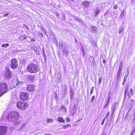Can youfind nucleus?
Listing matches in <instances>:
<instances>
[{"label":"nucleus","mask_w":135,"mask_h":135,"mask_svg":"<svg viewBox=\"0 0 135 135\" xmlns=\"http://www.w3.org/2000/svg\"><path fill=\"white\" fill-rule=\"evenodd\" d=\"M95 99V96H93L91 98V102H93L94 101V99Z\"/></svg>","instance_id":"32"},{"label":"nucleus","mask_w":135,"mask_h":135,"mask_svg":"<svg viewBox=\"0 0 135 135\" xmlns=\"http://www.w3.org/2000/svg\"><path fill=\"white\" fill-rule=\"evenodd\" d=\"M100 11H99V9H98V8H97V9L95 10V12L96 13V16L97 15L99 12H100Z\"/></svg>","instance_id":"29"},{"label":"nucleus","mask_w":135,"mask_h":135,"mask_svg":"<svg viewBox=\"0 0 135 135\" xmlns=\"http://www.w3.org/2000/svg\"><path fill=\"white\" fill-rule=\"evenodd\" d=\"M27 90L30 92H33L34 89V86L31 84L28 85L27 86Z\"/></svg>","instance_id":"10"},{"label":"nucleus","mask_w":135,"mask_h":135,"mask_svg":"<svg viewBox=\"0 0 135 135\" xmlns=\"http://www.w3.org/2000/svg\"><path fill=\"white\" fill-rule=\"evenodd\" d=\"M121 75V73H117V76H116V80L117 81H118L120 79V76Z\"/></svg>","instance_id":"19"},{"label":"nucleus","mask_w":135,"mask_h":135,"mask_svg":"<svg viewBox=\"0 0 135 135\" xmlns=\"http://www.w3.org/2000/svg\"><path fill=\"white\" fill-rule=\"evenodd\" d=\"M66 120H67V121H68V122L70 120L69 119V118L68 117H67L66 118Z\"/></svg>","instance_id":"60"},{"label":"nucleus","mask_w":135,"mask_h":135,"mask_svg":"<svg viewBox=\"0 0 135 135\" xmlns=\"http://www.w3.org/2000/svg\"><path fill=\"white\" fill-rule=\"evenodd\" d=\"M73 18L75 20H76L81 24L83 25L84 24V22L79 17L75 16H73Z\"/></svg>","instance_id":"11"},{"label":"nucleus","mask_w":135,"mask_h":135,"mask_svg":"<svg viewBox=\"0 0 135 135\" xmlns=\"http://www.w3.org/2000/svg\"><path fill=\"white\" fill-rule=\"evenodd\" d=\"M9 14V13H6L5 14H4L3 15V17L6 16H7Z\"/></svg>","instance_id":"50"},{"label":"nucleus","mask_w":135,"mask_h":135,"mask_svg":"<svg viewBox=\"0 0 135 135\" xmlns=\"http://www.w3.org/2000/svg\"><path fill=\"white\" fill-rule=\"evenodd\" d=\"M27 78L28 80L30 81H32L35 79V76L33 75H28Z\"/></svg>","instance_id":"13"},{"label":"nucleus","mask_w":135,"mask_h":135,"mask_svg":"<svg viewBox=\"0 0 135 135\" xmlns=\"http://www.w3.org/2000/svg\"><path fill=\"white\" fill-rule=\"evenodd\" d=\"M69 49H67L62 51V54L64 56H65L66 57L68 54Z\"/></svg>","instance_id":"14"},{"label":"nucleus","mask_w":135,"mask_h":135,"mask_svg":"<svg viewBox=\"0 0 135 135\" xmlns=\"http://www.w3.org/2000/svg\"><path fill=\"white\" fill-rule=\"evenodd\" d=\"M57 120L60 122L64 123L65 122V120H63V118L61 117H59L57 118Z\"/></svg>","instance_id":"17"},{"label":"nucleus","mask_w":135,"mask_h":135,"mask_svg":"<svg viewBox=\"0 0 135 135\" xmlns=\"http://www.w3.org/2000/svg\"><path fill=\"white\" fill-rule=\"evenodd\" d=\"M118 8V6L117 5V4L115 5L114 6L113 8L114 9H117Z\"/></svg>","instance_id":"49"},{"label":"nucleus","mask_w":135,"mask_h":135,"mask_svg":"<svg viewBox=\"0 0 135 135\" xmlns=\"http://www.w3.org/2000/svg\"><path fill=\"white\" fill-rule=\"evenodd\" d=\"M76 112V110H73V111L72 112V115H74Z\"/></svg>","instance_id":"42"},{"label":"nucleus","mask_w":135,"mask_h":135,"mask_svg":"<svg viewBox=\"0 0 135 135\" xmlns=\"http://www.w3.org/2000/svg\"><path fill=\"white\" fill-rule=\"evenodd\" d=\"M26 38V36H22L21 37V38L22 40H23Z\"/></svg>","instance_id":"40"},{"label":"nucleus","mask_w":135,"mask_h":135,"mask_svg":"<svg viewBox=\"0 0 135 135\" xmlns=\"http://www.w3.org/2000/svg\"><path fill=\"white\" fill-rule=\"evenodd\" d=\"M101 4L102 5V6H103V7H104V8L107 5V3H104Z\"/></svg>","instance_id":"30"},{"label":"nucleus","mask_w":135,"mask_h":135,"mask_svg":"<svg viewBox=\"0 0 135 135\" xmlns=\"http://www.w3.org/2000/svg\"><path fill=\"white\" fill-rule=\"evenodd\" d=\"M127 94H128V96H129V97H130L131 96V95H130V94L128 93Z\"/></svg>","instance_id":"63"},{"label":"nucleus","mask_w":135,"mask_h":135,"mask_svg":"<svg viewBox=\"0 0 135 135\" xmlns=\"http://www.w3.org/2000/svg\"><path fill=\"white\" fill-rule=\"evenodd\" d=\"M121 69H119L117 73H121Z\"/></svg>","instance_id":"54"},{"label":"nucleus","mask_w":135,"mask_h":135,"mask_svg":"<svg viewBox=\"0 0 135 135\" xmlns=\"http://www.w3.org/2000/svg\"><path fill=\"white\" fill-rule=\"evenodd\" d=\"M115 108H116L115 107L112 106V107L111 108V111L112 113V115H113V113H114V112L115 110Z\"/></svg>","instance_id":"26"},{"label":"nucleus","mask_w":135,"mask_h":135,"mask_svg":"<svg viewBox=\"0 0 135 135\" xmlns=\"http://www.w3.org/2000/svg\"><path fill=\"white\" fill-rule=\"evenodd\" d=\"M56 15L57 16V18H60V15L58 13H56Z\"/></svg>","instance_id":"47"},{"label":"nucleus","mask_w":135,"mask_h":135,"mask_svg":"<svg viewBox=\"0 0 135 135\" xmlns=\"http://www.w3.org/2000/svg\"><path fill=\"white\" fill-rule=\"evenodd\" d=\"M67 49V45L65 46H64V47L63 48H61V49H62V51H63V50H64L65 49Z\"/></svg>","instance_id":"38"},{"label":"nucleus","mask_w":135,"mask_h":135,"mask_svg":"<svg viewBox=\"0 0 135 135\" xmlns=\"http://www.w3.org/2000/svg\"><path fill=\"white\" fill-rule=\"evenodd\" d=\"M31 41L32 42H35L36 40L34 38H32L31 39Z\"/></svg>","instance_id":"44"},{"label":"nucleus","mask_w":135,"mask_h":135,"mask_svg":"<svg viewBox=\"0 0 135 135\" xmlns=\"http://www.w3.org/2000/svg\"><path fill=\"white\" fill-rule=\"evenodd\" d=\"M130 93L132 95V96L133 95V90L132 89H131L130 90Z\"/></svg>","instance_id":"37"},{"label":"nucleus","mask_w":135,"mask_h":135,"mask_svg":"<svg viewBox=\"0 0 135 135\" xmlns=\"http://www.w3.org/2000/svg\"><path fill=\"white\" fill-rule=\"evenodd\" d=\"M103 62L104 64H105L106 62L105 60V59H103Z\"/></svg>","instance_id":"59"},{"label":"nucleus","mask_w":135,"mask_h":135,"mask_svg":"<svg viewBox=\"0 0 135 135\" xmlns=\"http://www.w3.org/2000/svg\"><path fill=\"white\" fill-rule=\"evenodd\" d=\"M127 79H124V81H123V82H124V83H125L126 81V80Z\"/></svg>","instance_id":"62"},{"label":"nucleus","mask_w":135,"mask_h":135,"mask_svg":"<svg viewBox=\"0 0 135 135\" xmlns=\"http://www.w3.org/2000/svg\"><path fill=\"white\" fill-rule=\"evenodd\" d=\"M39 36L41 37H42L43 36V35L42 33H39Z\"/></svg>","instance_id":"56"},{"label":"nucleus","mask_w":135,"mask_h":135,"mask_svg":"<svg viewBox=\"0 0 135 135\" xmlns=\"http://www.w3.org/2000/svg\"><path fill=\"white\" fill-rule=\"evenodd\" d=\"M93 87H92L91 89L90 92V94H91L93 93Z\"/></svg>","instance_id":"48"},{"label":"nucleus","mask_w":135,"mask_h":135,"mask_svg":"<svg viewBox=\"0 0 135 135\" xmlns=\"http://www.w3.org/2000/svg\"><path fill=\"white\" fill-rule=\"evenodd\" d=\"M128 88H126L125 90V93H127V90H128Z\"/></svg>","instance_id":"57"},{"label":"nucleus","mask_w":135,"mask_h":135,"mask_svg":"<svg viewBox=\"0 0 135 135\" xmlns=\"http://www.w3.org/2000/svg\"><path fill=\"white\" fill-rule=\"evenodd\" d=\"M129 74V71L128 69L126 71V72L125 74V76L124 77V79H127V77L128 76Z\"/></svg>","instance_id":"21"},{"label":"nucleus","mask_w":135,"mask_h":135,"mask_svg":"<svg viewBox=\"0 0 135 135\" xmlns=\"http://www.w3.org/2000/svg\"><path fill=\"white\" fill-rule=\"evenodd\" d=\"M9 46V45L8 43L7 44H3L2 45V46L4 47H8Z\"/></svg>","instance_id":"27"},{"label":"nucleus","mask_w":135,"mask_h":135,"mask_svg":"<svg viewBox=\"0 0 135 135\" xmlns=\"http://www.w3.org/2000/svg\"><path fill=\"white\" fill-rule=\"evenodd\" d=\"M53 121V120L51 119H47V121H46V122H52Z\"/></svg>","instance_id":"36"},{"label":"nucleus","mask_w":135,"mask_h":135,"mask_svg":"<svg viewBox=\"0 0 135 135\" xmlns=\"http://www.w3.org/2000/svg\"><path fill=\"white\" fill-rule=\"evenodd\" d=\"M43 56L44 57V61L45 62H46V55L45 54H44V50L43 51Z\"/></svg>","instance_id":"28"},{"label":"nucleus","mask_w":135,"mask_h":135,"mask_svg":"<svg viewBox=\"0 0 135 135\" xmlns=\"http://www.w3.org/2000/svg\"><path fill=\"white\" fill-rule=\"evenodd\" d=\"M25 28L27 29L28 30H29V29L28 27L27 26V25H26L25 26Z\"/></svg>","instance_id":"53"},{"label":"nucleus","mask_w":135,"mask_h":135,"mask_svg":"<svg viewBox=\"0 0 135 135\" xmlns=\"http://www.w3.org/2000/svg\"><path fill=\"white\" fill-rule=\"evenodd\" d=\"M22 83V81H19L16 78H14L12 79L11 81V84L13 85V88H15Z\"/></svg>","instance_id":"7"},{"label":"nucleus","mask_w":135,"mask_h":135,"mask_svg":"<svg viewBox=\"0 0 135 135\" xmlns=\"http://www.w3.org/2000/svg\"><path fill=\"white\" fill-rule=\"evenodd\" d=\"M133 107V105L129 104V108L128 110V113H129V112H130L131 110L132 107Z\"/></svg>","instance_id":"25"},{"label":"nucleus","mask_w":135,"mask_h":135,"mask_svg":"<svg viewBox=\"0 0 135 135\" xmlns=\"http://www.w3.org/2000/svg\"><path fill=\"white\" fill-rule=\"evenodd\" d=\"M117 104V102H115L113 104L112 106L116 107V106Z\"/></svg>","instance_id":"45"},{"label":"nucleus","mask_w":135,"mask_h":135,"mask_svg":"<svg viewBox=\"0 0 135 135\" xmlns=\"http://www.w3.org/2000/svg\"><path fill=\"white\" fill-rule=\"evenodd\" d=\"M70 98L71 99L73 98V95H74V92L73 90H71L70 91Z\"/></svg>","instance_id":"22"},{"label":"nucleus","mask_w":135,"mask_h":135,"mask_svg":"<svg viewBox=\"0 0 135 135\" xmlns=\"http://www.w3.org/2000/svg\"><path fill=\"white\" fill-rule=\"evenodd\" d=\"M122 67V64L120 63V65L119 67V69H121Z\"/></svg>","instance_id":"39"},{"label":"nucleus","mask_w":135,"mask_h":135,"mask_svg":"<svg viewBox=\"0 0 135 135\" xmlns=\"http://www.w3.org/2000/svg\"><path fill=\"white\" fill-rule=\"evenodd\" d=\"M18 63L17 60L15 58L11 60L9 63L10 67L13 69H15L17 68Z\"/></svg>","instance_id":"6"},{"label":"nucleus","mask_w":135,"mask_h":135,"mask_svg":"<svg viewBox=\"0 0 135 135\" xmlns=\"http://www.w3.org/2000/svg\"><path fill=\"white\" fill-rule=\"evenodd\" d=\"M7 128L5 126L0 127V135L4 134L7 132Z\"/></svg>","instance_id":"9"},{"label":"nucleus","mask_w":135,"mask_h":135,"mask_svg":"<svg viewBox=\"0 0 135 135\" xmlns=\"http://www.w3.org/2000/svg\"><path fill=\"white\" fill-rule=\"evenodd\" d=\"M66 44L64 43L63 42L61 41L59 42V47L61 49V48H62L64 47V46H65Z\"/></svg>","instance_id":"15"},{"label":"nucleus","mask_w":135,"mask_h":135,"mask_svg":"<svg viewBox=\"0 0 135 135\" xmlns=\"http://www.w3.org/2000/svg\"><path fill=\"white\" fill-rule=\"evenodd\" d=\"M71 127V125L68 124L66 125H64L63 126V128H64V129H66L67 128H70Z\"/></svg>","instance_id":"20"},{"label":"nucleus","mask_w":135,"mask_h":135,"mask_svg":"<svg viewBox=\"0 0 135 135\" xmlns=\"http://www.w3.org/2000/svg\"><path fill=\"white\" fill-rule=\"evenodd\" d=\"M104 131H103V130L102 131V133L101 134V135H106V133H104Z\"/></svg>","instance_id":"46"},{"label":"nucleus","mask_w":135,"mask_h":135,"mask_svg":"<svg viewBox=\"0 0 135 135\" xmlns=\"http://www.w3.org/2000/svg\"><path fill=\"white\" fill-rule=\"evenodd\" d=\"M20 98L23 101L28 100L29 99V95L26 93H22L20 94Z\"/></svg>","instance_id":"8"},{"label":"nucleus","mask_w":135,"mask_h":135,"mask_svg":"<svg viewBox=\"0 0 135 135\" xmlns=\"http://www.w3.org/2000/svg\"><path fill=\"white\" fill-rule=\"evenodd\" d=\"M61 108L62 109H64L65 110V112H66V109L64 108V105H62V106L61 107Z\"/></svg>","instance_id":"43"},{"label":"nucleus","mask_w":135,"mask_h":135,"mask_svg":"<svg viewBox=\"0 0 135 135\" xmlns=\"http://www.w3.org/2000/svg\"><path fill=\"white\" fill-rule=\"evenodd\" d=\"M97 8H98V9L99 11H101L104 8V7H103V6H102L101 4L99 5Z\"/></svg>","instance_id":"18"},{"label":"nucleus","mask_w":135,"mask_h":135,"mask_svg":"<svg viewBox=\"0 0 135 135\" xmlns=\"http://www.w3.org/2000/svg\"><path fill=\"white\" fill-rule=\"evenodd\" d=\"M133 132H132L130 134V135H133Z\"/></svg>","instance_id":"64"},{"label":"nucleus","mask_w":135,"mask_h":135,"mask_svg":"<svg viewBox=\"0 0 135 135\" xmlns=\"http://www.w3.org/2000/svg\"><path fill=\"white\" fill-rule=\"evenodd\" d=\"M109 112H108L107 114V115H106V116H107V117H109Z\"/></svg>","instance_id":"58"},{"label":"nucleus","mask_w":135,"mask_h":135,"mask_svg":"<svg viewBox=\"0 0 135 135\" xmlns=\"http://www.w3.org/2000/svg\"><path fill=\"white\" fill-rule=\"evenodd\" d=\"M134 102V101L133 99H131L130 101V103L129 104L131 105H133V104Z\"/></svg>","instance_id":"34"},{"label":"nucleus","mask_w":135,"mask_h":135,"mask_svg":"<svg viewBox=\"0 0 135 135\" xmlns=\"http://www.w3.org/2000/svg\"><path fill=\"white\" fill-rule=\"evenodd\" d=\"M11 72L8 68L6 69V71L3 74V77L5 80H9L12 76Z\"/></svg>","instance_id":"4"},{"label":"nucleus","mask_w":135,"mask_h":135,"mask_svg":"<svg viewBox=\"0 0 135 135\" xmlns=\"http://www.w3.org/2000/svg\"><path fill=\"white\" fill-rule=\"evenodd\" d=\"M98 79L99 80V84H100L101 83L102 81V77H99Z\"/></svg>","instance_id":"35"},{"label":"nucleus","mask_w":135,"mask_h":135,"mask_svg":"<svg viewBox=\"0 0 135 135\" xmlns=\"http://www.w3.org/2000/svg\"><path fill=\"white\" fill-rule=\"evenodd\" d=\"M91 64H93L94 65H95V60L93 61H92Z\"/></svg>","instance_id":"55"},{"label":"nucleus","mask_w":135,"mask_h":135,"mask_svg":"<svg viewBox=\"0 0 135 135\" xmlns=\"http://www.w3.org/2000/svg\"><path fill=\"white\" fill-rule=\"evenodd\" d=\"M109 94V97H108V102H107V104L105 105V107L106 106H107V105H108V103L109 102V100L110 99V94Z\"/></svg>","instance_id":"33"},{"label":"nucleus","mask_w":135,"mask_h":135,"mask_svg":"<svg viewBox=\"0 0 135 135\" xmlns=\"http://www.w3.org/2000/svg\"><path fill=\"white\" fill-rule=\"evenodd\" d=\"M126 13V11H124V10H123L121 13L120 16L122 17L124 16V15Z\"/></svg>","instance_id":"23"},{"label":"nucleus","mask_w":135,"mask_h":135,"mask_svg":"<svg viewBox=\"0 0 135 135\" xmlns=\"http://www.w3.org/2000/svg\"><path fill=\"white\" fill-rule=\"evenodd\" d=\"M131 2L132 4H134L135 3V0H131Z\"/></svg>","instance_id":"41"},{"label":"nucleus","mask_w":135,"mask_h":135,"mask_svg":"<svg viewBox=\"0 0 135 135\" xmlns=\"http://www.w3.org/2000/svg\"><path fill=\"white\" fill-rule=\"evenodd\" d=\"M89 59L90 61H91V62H92V61H93L94 60V58L92 56L90 57H89Z\"/></svg>","instance_id":"31"},{"label":"nucleus","mask_w":135,"mask_h":135,"mask_svg":"<svg viewBox=\"0 0 135 135\" xmlns=\"http://www.w3.org/2000/svg\"><path fill=\"white\" fill-rule=\"evenodd\" d=\"M16 105L18 108L22 110L26 109L28 107L27 103L20 102H18Z\"/></svg>","instance_id":"5"},{"label":"nucleus","mask_w":135,"mask_h":135,"mask_svg":"<svg viewBox=\"0 0 135 135\" xmlns=\"http://www.w3.org/2000/svg\"><path fill=\"white\" fill-rule=\"evenodd\" d=\"M91 28L92 31L93 32H96L97 31V27H91Z\"/></svg>","instance_id":"24"},{"label":"nucleus","mask_w":135,"mask_h":135,"mask_svg":"<svg viewBox=\"0 0 135 135\" xmlns=\"http://www.w3.org/2000/svg\"><path fill=\"white\" fill-rule=\"evenodd\" d=\"M57 77L56 79H57V83H60L61 81L60 79V77L61 76V74L60 73H59L57 74Z\"/></svg>","instance_id":"16"},{"label":"nucleus","mask_w":135,"mask_h":135,"mask_svg":"<svg viewBox=\"0 0 135 135\" xmlns=\"http://www.w3.org/2000/svg\"><path fill=\"white\" fill-rule=\"evenodd\" d=\"M19 118L18 113L15 112H10L8 115L7 118L10 121H15L17 120Z\"/></svg>","instance_id":"2"},{"label":"nucleus","mask_w":135,"mask_h":135,"mask_svg":"<svg viewBox=\"0 0 135 135\" xmlns=\"http://www.w3.org/2000/svg\"><path fill=\"white\" fill-rule=\"evenodd\" d=\"M89 2L88 1H85L82 2L81 4L82 6L85 7H89Z\"/></svg>","instance_id":"12"},{"label":"nucleus","mask_w":135,"mask_h":135,"mask_svg":"<svg viewBox=\"0 0 135 135\" xmlns=\"http://www.w3.org/2000/svg\"><path fill=\"white\" fill-rule=\"evenodd\" d=\"M73 110H76V108L73 107Z\"/></svg>","instance_id":"61"},{"label":"nucleus","mask_w":135,"mask_h":135,"mask_svg":"<svg viewBox=\"0 0 135 135\" xmlns=\"http://www.w3.org/2000/svg\"><path fill=\"white\" fill-rule=\"evenodd\" d=\"M105 121V120H104V119H103V120H102V122L101 123V124L102 125H103V124H104V123Z\"/></svg>","instance_id":"51"},{"label":"nucleus","mask_w":135,"mask_h":135,"mask_svg":"<svg viewBox=\"0 0 135 135\" xmlns=\"http://www.w3.org/2000/svg\"><path fill=\"white\" fill-rule=\"evenodd\" d=\"M8 89L7 85L4 83H0V97L6 92Z\"/></svg>","instance_id":"3"},{"label":"nucleus","mask_w":135,"mask_h":135,"mask_svg":"<svg viewBox=\"0 0 135 135\" xmlns=\"http://www.w3.org/2000/svg\"><path fill=\"white\" fill-rule=\"evenodd\" d=\"M123 31V30L122 29V28H121L120 29H119V33H120L122 32Z\"/></svg>","instance_id":"52"},{"label":"nucleus","mask_w":135,"mask_h":135,"mask_svg":"<svg viewBox=\"0 0 135 135\" xmlns=\"http://www.w3.org/2000/svg\"><path fill=\"white\" fill-rule=\"evenodd\" d=\"M27 69L28 72L31 73H35L38 70V66L34 63H30L27 65Z\"/></svg>","instance_id":"1"}]
</instances>
